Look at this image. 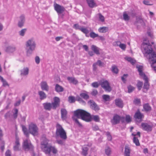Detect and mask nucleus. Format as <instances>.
<instances>
[{"label": "nucleus", "mask_w": 156, "mask_h": 156, "mask_svg": "<svg viewBox=\"0 0 156 156\" xmlns=\"http://www.w3.org/2000/svg\"><path fill=\"white\" fill-rule=\"evenodd\" d=\"M89 115V113L86 111L81 109H78L74 111V116L72 117V119L79 127H81L82 126V124L76 117L87 122V119H89L88 117Z\"/></svg>", "instance_id": "obj_1"}, {"label": "nucleus", "mask_w": 156, "mask_h": 156, "mask_svg": "<svg viewBox=\"0 0 156 156\" xmlns=\"http://www.w3.org/2000/svg\"><path fill=\"white\" fill-rule=\"evenodd\" d=\"M141 49L142 53L145 56H147L149 54V56L153 53H154L152 46L150 44L148 41H146L145 39L144 40V41L141 45Z\"/></svg>", "instance_id": "obj_2"}, {"label": "nucleus", "mask_w": 156, "mask_h": 156, "mask_svg": "<svg viewBox=\"0 0 156 156\" xmlns=\"http://www.w3.org/2000/svg\"><path fill=\"white\" fill-rule=\"evenodd\" d=\"M36 43L33 38H31L27 41L25 44L26 50L27 55H31L36 47Z\"/></svg>", "instance_id": "obj_3"}, {"label": "nucleus", "mask_w": 156, "mask_h": 156, "mask_svg": "<svg viewBox=\"0 0 156 156\" xmlns=\"http://www.w3.org/2000/svg\"><path fill=\"white\" fill-rule=\"evenodd\" d=\"M56 134L57 136H59L63 140H66L67 138L66 133L62 126L59 124H57L56 126Z\"/></svg>", "instance_id": "obj_4"}, {"label": "nucleus", "mask_w": 156, "mask_h": 156, "mask_svg": "<svg viewBox=\"0 0 156 156\" xmlns=\"http://www.w3.org/2000/svg\"><path fill=\"white\" fill-rule=\"evenodd\" d=\"M29 132L34 136L38 134V128L36 125L31 123L29 126Z\"/></svg>", "instance_id": "obj_5"}, {"label": "nucleus", "mask_w": 156, "mask_h": 156, "mask_svg": "<svg viewBox=\"0 0 156 156\" xmlns=\"http://www.w3.org/2000/svg\"><path fill=\"white\" fill-rule=\"evenodd\" d=\"M149 61L153 69L156 72V54L153 53L149 57Z\"/></svg>", "instance_id": "obj_6"}, {"label": "nucleus", "mask_w": 156, "mask_h": 156, "mask_svg": "<svg viewBox=\"0 0 156 156\" xmlns=\"http://www.w3.org/2000/svg\"><path fill=\"white\" fill-rule=\"evenodd\" d=\"M41 148L45 153L51 145L48 143V140L45 138H43L41 139Z\"/></svg>", "instance_id": "obj_7"}, {"label": "nucleus", "mask_w": 156, "mask_h": 156, "mask_svg": "<svg viewBox=\"0 0 156 156\" xmlns=\"http://www.w3.org/2000/svg\"><path fill=\"white\" fill-rule=\"evenodd\" d=\"M101 85V87L105 91L110 92L111 90V88L108 81L105 80L102 82Z\"/></svg>", "instance_id": "obj_8"}, {"label": "nucleus", "mask_w": 156, "mask_h": 156, "mask_svg": "<svg viewBox=\"0 0 156 156\" xmlns=\"http://www.w3.org/2000/svg\"><path fill=\"white\" fill-rule=\"evenodd\" d=\"M23 147L25 150H32L33 148V147L30 143V141L28 140H27L24 141Z\"/></svg>", "instance_id": "obj_9"}, {"label": "nucleus", "mask_w": 156, "mask_h": 156, "mask_svg": "<svg viewBox=\"0 0 156 156\" xmlns=\"http://www.w3.org/2000/svg\"><path fill=\"white\" fill-rule=\"evenodd\" d=\"M54 9L58 14H61L65 11V9L62 6L57 3L54 4Z\"/></svg>", "instance_id": "obj_10"}, {"label": "nucleus", "mask_w": 156, "mask_h": 156, "mask_svg": "<svg viewBox=\"0 0 156 156\" xmlns=\"http://www.w3.org/2000/svg\"><path fill=\"white\" fill-rule=\"evenodd\" d=\"M121 119V117L116 114L114 115L113 118L111 120V122L113 125H115L119 123Z\"/></svg>", "instance_id": "obj_11"}, {"label": "nucleus", "mask_w": 156, "mask_h": 156, "mask_svg": "<svg viewBox=\"0 0 156 156\" xmlns=\"http://www.w3.org/2000/svg\"><path fill=\"white\" fill-rule=\"evenodd\" d=\"M60 100L57 97H55L53 98V102L51 103L52 105V109H55L56 108L59 106Z\"/></svg>", "instance_id": "obj_12"}, {"label": "nucleus", "mask_w": 156, "mask_h": 156, "mask_svg": "<svg viewBox=\"0 0 156 156\" xmlns=\"http://www.w3.org/2000/svg\"><path fill=\"white\" fill-rule=\"evenodd\" d=\"M89 119L88 118L87 120V122H89L93 120L96 122H99L100 121V118L98 115H91L90 113L88 115Z\"/></svg>", "instance_id": "obj_13"}, {"label": "nucleus", "mask_w": 156, "mask_h": 156, "mask_svg": "<svg viewBox=\"0 0 156 156\" xmlns=\"http://www.w3.org/2000/svg\"><path fill=\"white\" fill-rule=\"evenodd\" d=\"M88 104L90 105V108L96 111L99 110V108L98 106L94 101L90 100L89 101Z\"/></svg>", "instance_id": "obj_14"}, {"label": "nucleus", "mask_w": 156, "mask_h": 156, "mask_svg": "<svg viewBox=\"0 0 156 156\" xmlns=\"http://www.w3.org/2000/svg\"><path fill=\"white\" fill-rule=\"evenodd\" d=\"M25 21V17L23 15H22L19 17V19L18 21V26L21 28L22 27L24 24Z\"/></svg>", "instance_id": "obj_15"}, {"label": "nucleus", "mask_w": 156, "mask_h": 156, "mask_svg": "<svg viewBox=\"0 0 156 156\" xmlns=\"http://www.w3.org/2000/svg\"><path fill=\"white\" fill-rule=\"evenodd\" d=\"M141 126L143 130L146 131H151L152 130V126L147 123H142Z\"/></svg>", "instance_id": "obj_16"}, {"label": "nucleus", "mask_w": 156, "mask_h": 156, "mask_svg": "<svg viewBox=\"0 0 156 156\" xmlns=\"http://www.w3.org/2000/svg\"><path fill=\"white\" fill-rule=\"evenodd\" d=\"M51 151H52V153L54 154H56L58 152L57 150L54 147H53L51 145L48 149L47 150L45 153L50 154Z\"/></svg>", "instance_id": "obj_17"}, {"label": "nucleus", "mask_w": 156, "mask_h": 156, "mask_svg": "<svg viewBox=\"0 0 156 156\" xmlns=\"http://www.w3.org/2000/svg\"><path fill=\"white\" fill-rule=\"evenodd\" d=\"M143 115L141 113L139 110H137L135 113L134 117L136 120L138 119L141 121L142 119L144 117Z\"/></svg>", "instance_id": "obj_18"}, {"label": "nucleus", "mask_w": 156, "mask_h": 156, "mask_svg": "<svg viewBox=\"0 0 156 156\" xmlns=\"http://www.w3.org/2000/svg\"><path fill=\"white\" fill-rule=\"evenodd\" d=\"M143 79L145 81L143 87L144 89L147 90L149 89V84L148 83V79L146 76H144Z\"/></svg>", "instance_id": "obj_19"}, {"label": "nucleus", "mask_w": 156, "mask_h": 156, "mask_svg": "<svg viewBox=\"0 0 156 156\" xmlns=\"http://www.w3.org/2000/svg\"><path fill=\"white\" fill-rule=\"evenodd\" d=\"M20 75L22 76H26L29 73V69L28 68L24 67L23 69L20 70Z\"/></svg>", "instance_id": "obj_20"}, {"label": "nucleus", "mask_w": 156, "mask_h": 156, "mask_svg": "<svg viewBox=\"0 0 156 156\" xmlns=\"http://www.w3.org/2000/svg\"><path fill=\"white\" fill-rule=\"evenodd\" d=\"M20 146V144L19 141V139L18 138L16 137L15 145L13 146L14 150L15 151H18L19 150V148Z\"/></svg>", "instance_id": "obj_21"}, {"label": "nucleus", "mask_w": 156, "mask_h": 156, "mask_svg": "<svg viewBox=\"0 0 156 156\" xmlns=\"http://www.w3.org/2000/svg\"><path fill=\"white\" fill-rule=\"evenodd\" d=\"M41 89L43 90L48 91L49 87L46 81H43L41 83Z\"/></svg>", "instance_id": "obj_22"}, {"label": "nucleus", "mask_w": 156, "mask_h": 156, "mask_svg": "<svg viewBox=\"0 0 156 156\" xmlns=\"http://www.w3.org/2000/svg\"><path fill=\"white\" fill-rule=\"evenodd\" d=\"M16 50L15 46H10L7 47L5 49V51L8 53H12Z\"/></svg>", "instance_id": "obj_23"}, {"label": "nucleus", "mask_w": 156, "mask_h": 156, "mask_svg": "<svg viewBox=\"0 0 156 156\" xmlns=\"http://www.w3.org/2000/svg\"><path fill=\"white\" fill-rule=\"evenodd\" d=\"M116 105L119 107L122 108L123 106L122 101L120 98L116 99L115 100Z\"/></svg>", "instance_id": "obj_24"}, {"label": "nucleus", "mask_w": 156, "mask_h": 156, "mask_svg": "<svg viewBox=\"0 0 156 156\" xmlns=\"http://www.w3.org/2000/svg\"><path fill=\"white\" fill-rule=\"evenodd\" d=\"M61 112L62 118L63 119H66L67 118V111L64 108H62L61 109Z\"/></svg>", "instance_id": "obj_25"}, {"label": "nucleus", "mask_w": 156, "mask_h": 156, "mask_svg": "<svg viewBox=\"0 0 156 156\" xmlns=\"http://www.w3.org/2000/svg\"><path fill=\"white\" fill-rule=\"evenodd\" d=\"M44 108L46 110H50L51 108H52V105L50 103H45L43 104Z\"/></svg>", "instance_id": "obj_26"}, {"label": "nucleus", "mask_w": 156, "mask_h": 156, "mask_svg": "<svg viewBox=\"0 0 156 156\" xmlns=\"http://www.w3.org/2000/svg\"><path fill=\"white\" fill-rule=\"evenodd\" d=\"M38 94L39 96L40 99L41 100L45 99L47 98V95L45 93L42 91H39Z\"/></svg>", "instance_id": "obj_27"}, {"label": "nucleus", "mask_w": 156, "mask_h": 156, "mask_svg": "<svg viewBox=\"0 0 156 156\" xmlns=\"http://www.w3.org/2000/svg\"><path fill=\"white\" fill-rule=\"evenodd\" d=\"M136 68L139 72V75L144 77V76H146L142 71L143 66H137Z\"/></svg>", "instance_id": "obj_28"}, {"label": "nucleus", "mask_w": 156, "mask_h": 156, "mask_svg": "<svg viewBox=\"0 0 156 156\" xmlns=\"http://www.w3.org/2000/svg\"><path fill=\"white\" fill-rule=\"evenodd\" d=\"M130 150L129 147L127 146H125V147L124 156H130Z\"/></svg>", "instance_id": "obj_29"}, {"label": "nucleus", "mask_w": 156, "mask_h": 156, "mask_svg": "<svg viewBox=\"0 0 156 156\" xmlns=\"http://www.w3.org/2000/svg\"><path fill=\"white\" fill-rule=\"evenodd\" d=\"M67 79L69 82L73 84H76L78 83V81L74 77H68Z\"/></svg>", "instance_id": "obj_30"}, {"label": "nucleus", "mask_w": 156, "mask_h": 156, "mask_svg": "<svg viewBox=\"0 0 156 156\" xmlns=\"http://www.w3.org/2000/svg\"><path fill=\"white\" fill-rule=\"evenodd\" d=\"M89 6L91 8H93L96 6V4L94 0H86Z\"/></svg>", "instance_id": "obj_31"}, {"label": "nucleus", "mask_w": 156, "mask_h": 156, "mask_svg": "<svg viewBox=\"0 0 156 156\" xmlns=\"http://www.w3.org/2000/svg\"><path fill=\"white\" fill-rule=\"evenodd\" d=\"M55 90L58 92H62L64 90L63 88L57 84L55 85Z\"/></svg>", "instance_id": "obj_32"}, {"label": "nucleus", "mask_w": 156, "mask_h": 156, "mask_svg": "<svg viewBox=\"0 0 156 156\" xmlns=\"http://www.w3.org/2000/svg\"><path fill=\"white\" fill-rule=\"evenodd\" d=\"M91 49L97 55H99L100 52L99 48L94 45H92L91 46Z\"/></svg>", "instance_id": "obj_33"}, {"label": "nucleus", "mask_w": 156, "mask_h": 156, "mask_svg": "<svg viewBox=\"0 0 156 156\" xmlns=\"http://www.w3.org/2000/svg\"><path fill=\"white\" fill-rule=\"evenodd\" d=\"M143 108L145 111L148 112L151 110V107L148 104H145L143 105Z\"/></svg>", "instance_id": "obj_34"}, {"label": "nucleus", "mask_w": 156, "mask_h": 156, "mask_svg": "<svg viewBox=\"0 0 156 156\" xmlns=\"http://www.w3.org/2000/svg\"><path fill=\"white\" fill-rule=\"evenodd\" d=\"M108 28L106 27H100L98 30V31L102 33H106L108 31Z\"/></svg>", "instance_id": "obj_35"}, {"label": "nucleus", "mask_w": 156, "mask_h": 156, "mask_svg": "<svg viewBox=\"0 0 156 156\" xmlns=\"http://www.w3.org/2000/svg\"><path fill=\"white\" fill-rule=\"evenodd\" d=\"M82 154L84 156H86L87 154V151L88 150V148L86 146H84L82 147Z\"/></svg>", "instance_id": "obj_36"}, {"label": "nucleus", "mask_w": 156, "mask_h": 156, "mask_svg": "<svg viewBox=\"0 0 156 156\" xmlns=\"http://www.w3.org/2000/svg\"><path fill=\"white\" fill-rule=\"evenodd\" d=\"M80 97L85 100H87L89 98V95L86 93H81L80 94Z\"/></svg>", "instance_id": "obj_37"}, {"label": "nucleus", "mask_w": 156, "mask_h": 156, "mask_svg": "<svg viewBox=\"0 0 156 156\" xmlns=\"http://www.w3.org/2000/svg\"><path fill=\"white\" fill-rule=\"evenodd\" d=\"M80 31L83 32L84 34H85L86 36L87 37H89V35H87V34L89 33V30L86 28L82 27L81 28Z\"/></svg>", "instance_id": "obj_38"}, {"label": "nucleus", "mask_w": 156, "mask_h": 156, "mask_svg": "<svg viewBox=\"0 0 156 156\" xmlns=\"http://www.w3.org/2000/svg\"><path fill=\"white\" fill-rule=\"evenodd\" d=\"M0 80H1L2 82V86H3L6 87V86H9V84L6 80L4 79L1 76H0Z\"/></svg>", "instance_id": "obj_39"}, {"label": "nucleus", "mask_w": 156, "mask_h": 156, "mask_svg": "<svg viewBox=\"0 0 156 156\" xmlns=\"http://www.w3.org/2000/svg\"><path fill=\"white\" fill-rule=\"evenodd\" d=\"M22 130L24 133L27 137L29 136V132L28 131L27 129L26 128V126H22Z\"/></svg>", "instance_id": "obj_40"}, {"label": "nucleus", "mask_w": 156, "mask_h": 156, "mask_svg": "<svg viewBox=\"0 0 156 156\" xmlns=\"http://www.w3.org/2000/svg\"><path fill=\"white\" fill-rule=\"evenodd\" d=\"M123 19L125 21H128L130 19V17L126 13V12H124L123 15Z\"/></svg>", "instance_id": "obj_41"}, {"label": "nucleus", "mask_w": 156, "mask_h": 156, "mask_svg": "<svg viewBox=\"0 0 156 156\" xmlns=\"http://www.w3.org/2000/svg\"><path fill=\"white\" fill-rule=\"evenodd\" d=\"M76 101H79L80 103L82 104L83 105H85L86 104L85 102L79 96H77L76 98Z\"/></svg>", "instance_id": "obj_42"}, {"label": "nucleus", "mask_w": 156, "mask_h": 156, "mask_svg": "<svg viewBox=\"0 0 156 156\" xmlns=\"http://www.w3.org/2000/svg\"><path fill=\"white\" fill-rule=\"evenodd\" d=\"M125 58L128 61L130 62L133 65L135 62V60L133 59L131 57H126Z\"/></svg>", "instance_id": "obj_43"}, {"label": "nucleus", "mask_w": 156, "mask_h": 156, "mask_svg": "<svg viewBox=\"0 0 156 156\" xmlns=\"http://www.w3.org/2000/svg\"><path fill=\"white\" fill-rule=\"evenodd\" d=\"M90 36L91 38H94L99 36L98 34L95 33L93 31H92L90 33Z\"/></svg>", "instance_id": "obj_44"}, {"label": "nucleus", "mask_w": 156, "mask_h": 156, "mask_svg": "<svg viewBox=\"0 0 156 156\" xmlns=\"http://www.w3.org/2000/svg\"><path fill=\"white\" fill-rule=\"evenodd\" d=\"M133 142L135 144L136 146H139L140 145V144L139 142L138 139L136 137H134L133 138Z\"/></svg>", "instance_id": "obj_45"}, {"label": "nucleus", "mask_w": 156, "mask_h": 156, "mask_svg": "<svg viewBox=\"0 0 156 156\" xmlns=\"http://www.w3.org/2000/svg\"><path fill=\"white\" fill-rule=\"evenodd\" d=\"M112 71L116 74H117L118 72V69L117 67L115 66H112Z\"/></svg>", "instance_id": "obj_46"}, {"label": "nucleus", "mask_w": 156, "mask_h": 156, "mask_svg": "<svg viewBox=\"0 0 156 156\" xmlns=\"http://www.w3.org/2000/svg\"><path fill=\"white\" fill-rule=\"evenodd\" d=\"M13 110L14 112L13 113V116L14 118L16 119L18 116V110L17 108H14Z\"/></svg>", "instance_id": "obj_47"}, {"label": "nucleus", "mask_w": 156, "mask_h": 156, "mask_svg": "<svg viewBox=\"0 0 156 156\" xmlns=\"http://www.w3.org/2000/svg\"><path fill=\"white\" fill-rule=\"evenodd\" d=\"M143 85V83L140 81H138L137 84V86L139 90L141 89Z\"/></svg>", "instance_id": "obj_48"}, {"label": "nucleus", "mask_w": 156, "mask_h": 156, "mask_svg": "<svg viewBox=\"0 0 156 156\" xmlns=\"http://www.w3.org/2000/svg\"><path fill=\"white\" fill-rule=\"evenodd\" d=\"M26 30L27 29H22L19 32V34L22 36H23L24 35Z\"/></svg>", "instance_id": "obj_49"}, {"label": "nucleus", "mask_w": 156, "mask_h": 156, "mask_svg": "<svg viewBox=\"0 0 156 156\" xmlns=\"http://www.w3.org/2000/svg\"><path fill=\"white\" fill-rule=\"evenodd\" d=\"M105 152L107 155H109L111 152V149L109 147H107L105 149Z\"/></svg>", "instance_id": "obj_50"}, {"label": "nucleus", "mask_w": 156, "mask_h": 156, "mask_svg": "<svg viewBox=\"0 0 156 156\" xmlns=\"http://www.w3.org/2000/svg\"><path fill=\"white\" fill-rule=\"evenodd\" d=\"M69 101L70 103H73L75 101V98L73 96H71L69 97Z\"/></svg>", "instance_id": "obj_51"}, {"label": "nucleus", "mask_w": 156, "mask_h": 156, "mask_svg": "<svg viewBox=\"0 0 156 156\" xmlns=\"http://www.w3.org/2000/svg\"><path fill=\"white\" fill-rule=\"evenodd\" d=\"M103 99L106 101H109L110 100V97L107 95H104L102 96Z\"/></svg>", "instance_id": "obj_52"}, {"label": "nucleus", "mask_w": 156, "mask_h": 156, "mask_svg": "<svg viewBox=\"0 0 156 156\" xmlns=\"http://www.w3.org/2000/svg\"><path fill=\"white\" fill-rule=\"evenodd\" d=\"M137 21L138 23H141V25L143 26H144L145 25V24L144 22V21L141 18H139L137 19Z\"/></svg>", "instance_id": "obj_53"}, {"label": "nucleus", "mask_w": 156, "mask_h": 156, "mask_svg": "<svg viewBox=\"0 0 156 156\" xmlns=\"http://www.w3.org/2000/svg\"><path fill=\"white\" fill-rule=\"evenodd\" d=\"M128 92L129 93L132 92L134 89V87L131 85H129L128 87Z\"/></svg>", "instance_id": "obj_54"}, {"label": "nucleus", "mask_w": 156, "mask_h": 156, "mask_svg": "<svg viewBox=\"0 0 156 156\" xmlns=\"http://www.w3.org/2000/svg\"><path fill=\"white\" fill-rule=\"evenodd\" d=\"M127 76H128L127 74H124L121 77L122 80L123 82V83H125L126 82V79Z\"/></svg>", "instance_id": "obj_55"}, {"label": "nucleus", "mask_w": 156, "mask_h": 156, "mask_svg": "<svg viewBox=\"0 0 156 156\" xmlns=\"http://www.w3.org/2000/svg\"><path fill=\"white\" fill-rule=\"evenodd\" d=\"M73 28L76 30H80L82 27L78 24H75L73 26Z\"/></svg>", "instance_id": "obj_56"}, {"label": "nucleus", "mask_w": 156, "mask_h": 156, "mask_svg": "<svg viewBox=\"0 0 156 156\" xmlns=\"http://www.w3.org/2000/svg\"><path fill=\"white\" fill-rule=\"evenodd\" d=\"M11 116V113L10 111L8 112H6L4 115V117L5 119H7L10 117Z\"/></svg>", "instance_id": "obj_57"}, {"label": "nucleus", "mask_w": 156, "mask_h": 156, "mask_svg": "<svg viewBox=\"0 0 156 156\" xmlns=\"http://www.w3.org/2000/svg\"><path fill=\"white\" fill-rule=\"evenodd\" d=\"M96 63L100 67H103L104 65V63L102 62L101 61L99 60H98Z\"/></svg>", "instance_id": "obj_58"}, {"label": "nucleus", "mask_w": 156, "mask_h": 156, "mask_svg": "<svg viewBox=\"0 0 156 156\" xmlns=\"http://www.w3.org/2000/svg\"><path fill=\"white\" fill-rule=\"evenodd\" d=\"M91 85L94 87L97 88L99 87V85L97 82H94L92 83Z\"/></svg>", "instance_id": "obj_59"}, {"label": "nucleus", "mask_w": 156, "mask_h": 156, "mask_svg": "<svg viewBox=\"0 0 156 156\" xmlns=\"http://www.w3.org/2000/svg\"><path fill=\"white\" fill-rule=\"evenodd\" d=\"M99 20H100L102 22H103L105 21V18L101 14H99Z\"/></svg>", "instance_id": "obj_60"}, {"label": "nucleus", "mask_w": 156, "mask_h": 156, "mask_svg": "<svg viewBox=\"0 0 156 156\" xmlns=\"http://www.w3.org/2000/svg\"><path fill=\"white\" fill-rule=\"evenodd\" d=\"M98 64L96 62L94 63L93 65V70L94 71H96L97 68Z\"/></svg>", "instance_id": "obj_61"}, {"label": "nucleus", "mask_w": 156, "mask_h": 156, "mask_svg": "<svg viewBox=\"0 0 156 156\" xmlns=\"http://www.w3.org/2000/svg\"><path fill=\"white\" fill-rule=\"evenodd\" d=\"M125 120L126 122L127 123L131 121L130 117L129 115H127L126 116Z\"/></svg>", "instance_id": "obj_62"}, {"label": "nucleus", "mask_w": 156, "mask_h": 156, "mask_svg": "<svg viewBox=\"0 0 156 156\" xmlns=\"http://www.w3.org/2000/svg\"><path fill=\"white\" fill-rule=\"evenodd\" d=\"M35 61L36 63L38 64L40 62V58L39 56H37L35 57Z\"/></svg>", "instance_id": "obj_63"}, {"label": "nucleus", "mask_w": 156, "mask_h": 156, "mask_svg": "<svg viewBox=\"0 0 156 156\" xmlns=\"http://www.w3.org/2000/svg\"><path fill=\"white\" fill-rule=\"evenodd\" d=\"M119 47L123 50H125L126 48V45L124 44L121 43V44L119 45Z\"/></svg>", "instance_id": "obj_64"}]
</instances>
